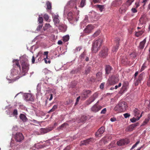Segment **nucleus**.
Listing matches in <instances>:
<instances>
[{"label": "nucleus", "mask_w": 150, "mask_h": 150, "mask_svg": "<svg viewBox=\"0 0 150 150\" xmlns=\"http://www.w3.org/2000/svg\"><path fill=\"white\" fill-rule=\"evenodd\" d=\"M127 107V104L125 101H120L115 106L114 109L115 111L123 112L126 110Z\"/></svg>", "instance_id": "f257e3e1"}, {"label": "nucleus", "mask_w": 150, "mask_h": 150, "mask_svg": "<svg viewBox=\"0 0 150 150\" xmlns=\"http://www.w3.org/2000/svg\"><path fill=\"white\" fill-rule=\"evenodd\" d=\"M102 42L103 40L100 39L96 40L93 43L91 50L93 53H96L98 51Z\"/></svg>", "instance_id": "f03ea898"}, {"label": "nucleus", "mask_w": 150, "mask_h": 150, "mask_svg": "<svg viewBox=\"0 0 150 150\" xmlns=\"http://www.w3.org/2000/svg\"><path fill=\"white\" fill-rule=\"evenodd\" d=\"M22 70L21 74L22 76L25 75L29 69L30 64L27 59L25 61H23L21 64Z\"/></svg>", "instance_id": "7ed1b4c3"}, {"label": "nucleus", "mask_w": 150, "mask_h": 150, "mask_svg": "<svg viewBox=\"0 0 150 150\" xmlns=\"http://www.w3.org/2000/svg\"><path fill=\"white\" fill-rule=\"evenodd\" d=\"M15 141L18 142H21L24 139V136L22 133L17 132L14 136Z\"/></svg>", "instance_id": "20e7f679"}, {"label": "nucleus", "mask_w": 150, "mask_h": 150, "mask_svg": "<svg viewBox=\"0 0 150 150\" xmlns=\"http://www.w3.org/2000/svg\"><path fill=\"white\" fill-rule=\"evenodd\" d=\"M118 81L119 79L117 77L113 76L108 79L107 83L108 85H112L116 84Z\"/></svg>", "instance_id": "39448f33"}, {"label": "nucleus", "mask_w": 150, "mask_h": 150, "mask_svg": "<svg viewBox=\"0 0 150 150\" xmlns=\"http://www.w3.org/2000/svg\"><path fill=\"white\" fill-rule=\"evenodd\" d=\"M24 100L26 101H30L33 102L34 99L31 94L30 93H25L24 95Z\"/></svg>", "instance_id": "423d86ee"}, {"label": "nucleus", "mask_w": 150, "mask_h": 150, "mask_svg": "<svg viewBox=\"0 0 150 150\" xmlns=\"http://www.w3.org/2000/svg\"><path fill=\"white\" fill-rule=\"evenodd\" d=\"M108 49L107 47L105 48L99 53V56L101 57L105 58L108 55Z\"/></svg>", "instance_id": "0eeeda50"}, {"label": "nucleus", "mask_w": 150, "mask_h": 150, "mask_svg": "<svg viewBox=\"0 0 150 150\" xmlns=\"http://www.w3.org/2000/svg\"><path fill=\"white\" fill-rule=\"evenodd\" d=\"M94 28L93 26L91 24H89L86 26L83 30L84 33L89 34L90 33Z\"/></svg>", "instance_id": "6e6552de"}, {"label": "nucleus", "mask_w": 150, "mask_h": 150, "mask_svg": "<svg viewBox=\"0 0 150 150\" xmlns=\"http://www.w3.org/2000/svg\"><path fill=\"white\" fill-rule=\"evenodd\" d=\"M128 6L125 4H123L120 7L119 11L121 14H124L127 10Z\"/></svg>", "instance_id": "1a4fd4ad"}, {"label": "nucleus", "mask_w": 150, "mask_h": 150, "mask_svg": "<svg viewBox=\"0 0 150 150\" xmlns=\"http://www.w3.org/2000/svg\"><path fill=\"white\" fill-rule=\"evenodd\" d=\"M102 108L100 105H97L96 104H95L91 108V110L92 112H96L99 111Z\"/></svg>", "instance_id": "9d476101"}, {"label": "nucleus", "mask_w": 150, "mask_h": 150, "mask_svg": "<svg viewBox=\"0 0 150 150\" xmlns=\"http://www.w3.org/2000/svg\"><path fill=\"white\" fill-rule=\"evenodd\" d=\"M113 68L110 65L107 64L105 65V74L106 75H108L111 73L113 70Z\"/></svg>", "instance_id": "9b49d317"}, {"label": "nucleus", "mask_w": 150, "mask_h": 150, "mask_svg": "<svg viewBox=\"0 0 150 150\" xmlns=\"http://www.w3.org/2000/svg\"><path fill=\"white\" fill-rule=\"evenodd\" d=\"M105 128L104 127H101L95 133V136L96 137H99L101 136L100 135L103 134L105 132Z\"/></svg>", "instance_id": "f8f14e48"}, {"label": "nucleus", "mask_w": 150, "mask_h": 150, "mask_svg": "<svg viewBox=\"0 0 150 150\" xmlns=\"http://www.w3.org/2000/svg\"><path fill=\"white\" fill-rule=\"evenodd\" d=\"M120 40L119 38H116L115 39V41L116 42L115 46H114L112 50L113 52H115L118 50L119 46V43Z\"/></svg>", "instance_id": "ddd939ff"}, {"label": "nucleus", "mask_w": 150, "mask_h": 150, "mask_svg": "<svg viewBox=\"0 0 150 150\" xmlns=\"http://www.w3.org/2000/svg\"><path fill=\"white\" fill-rule=\"evenodd\" d=\"M145 76V73L143 72L139 76L138 78L136 80L135 82V86L138 85L140 83L141 81L142 80L143 78Z\"/></svg>", "instance_id": "4468645a"}, {"label": "nucleus", "mask_w": 150, "mask_h": 150, "mask_svg": "<svg viewBox=\"0 0 150 150\" xmlns=\"http://www.w3.org/2000/svg\"><path fill=\"white\" fill-rule=\"evenodd\" d=\"M91 94V91L90 90H84L82 93V96L85 98H88Z\"/></svg>", "instance_id": "2eb2a0df"}, {"label": "nucleus", "mask_w": 150, "mask_h": 150, "mask_svg": "<svg viewBox=\"0 0 150 150\" xmlns=\"http://www.w3.org/2000/svg\"><path fill=\"white\" fill-rule=\"evenodd\" d=\"M139 123L137 122L129 125L128 127V131H133L136 127L139 126Z\"/></svg>", "instance_id": "dca6fc26"}, {"label": "nucleus", "mask_w": 150, "mask_h": 150, "mask_svg": "<svg viewBox=\"0 0 150 150\" xmlns=\"http://www.w3.org/2000/svg\"><path fill=\"white\" fill-rule=\"evenodd\" d=\"M121 3V2L120 0H115L113 1L111 4V6L116 7L119 6Z\"/></svg>", "instance_id": "f3484780"}, {"label": "nucleus", "mask_w": 150, "mask_h": 150, "mask_svg": "<svg viewBox=\"0 0 150 150\" xmlns=\"http://www.w3.org/2000/svg\"><path fill=\"white\" fill-rule=\"evenodd\" d=\"M58 29L61 31L63 32H65L67 30L66 26L63 24H60L58 27Z\"/></svg>", "instance_id": "a211bd4d"}, {"label": "nucleus", "mask_w": 150, "mask_h": 150, "mask_svg": "<svg viewBox=\"0 0 150 150\" xmlns=\"http://www.w3.org/2000/svg\"><path fill=\"white\" fill-rule=\"evenodd\" d=\"M92 139L93 138H90L89 139H88L86 140H84L83 141H81V142L80 145L82 146L87 144H88L91 141Z\"/></svg>", "instance_id": "6ab92c4d"}, {"label": "nucleus", "mask_w": 150, "mask_h": 150, "mask_svg": "<svg viewBox=\"0 0 150 150\" xmlns=\"http://www.w3.org/2000/svg\"><path fill=\"white\" fill-rule=\"evenodd\" d=\"M117 144L119 146H122L125 144H127V143L126 140L123 139L117 141Z\"/></svg>", "instance_id": "aec40b11"}, {"label": "nucleus", "mask_w": 150, "mask_h": 150, "mask_svg": "<svg viewBox=\"0 0 150 150\" xmlns=\"http://www.w3.org/2000/svg\"><path fill=\"white\" fill-rule=\"evenodd\" d=\"M52 130L49 128H41L40 129V132L41 134H43L47 133Z\"/></svg>", "instance_id": "412c9836"}, {"label": "nucleus", "mask_w": 150, "mask_h": 150, "mask_svg": "<svg viewBox=\"0 0 150 150\" xmlns=\"http://www.w3.org/2000/svg\"><path fill=\"white\" fill-rule=\"evenodd\" d=\"M58 18L59 16L58 15H55L52 17L53 22L56 26H57L56 24H59V20Z\"/></svg>", "instance_id": "4be33fe9"}, {"label": "nucleus", "mask_w": 150, "mask_h": 150, "mask_svg": "<svg viewBox=\"0 0 150 150\" xmlns=\"http://www.w3.org/2000/svg\"><path fill=\"white\" fill-rule=\"evenodd\" d=\"M129 83L128 81H125L124 82L122 85V89L124 91H126L128 88Z\"/></svg>", "instance_id": "5701e85b"}, {"label": "nucleus", "mask_w": 150, "mask_h": 150, "mask_svg": "<svg viewBox=\"0 0 150 150\" xmlns=\"http://www.w3.org/2000/svg\"><path fill=\"white\" fill-rule=\"evenodd\" d=\"M146 42V38H145L143 41L140 42L139 46V48L140 49H143L144 48Z\"/></svg>", "instance_id": "b1692460"}, {"label": "nucleus", "mask_w": 150, "mask_h": 150, "mask_svg": "<svg viewBox=\"0 0 150 150\" xmlns=\"http://www.w3.org/2000/svg\"><path fill=\"white\" fill-rule=\"evenodd\" d=\"M41 142L42 143V142H40L39 143H38L37 144H35L34 145V147L35 148L37 149H40L42 148H43L46 146L45 145L43 144V145H42L40 144V143Z\"/></svg>", "instance_id": "393cba45"}, {"label": "nucleus", "mask_w": 150, "mask_h": 150, "mask_svg": "<svg viewBox=\"0 0 150 150\" xmlns=\"http://www.w3.org/2000/svg\"><path fill=\"white\" fill-rule=\"evenodd\" d=\"M77 0H70V1L69 2V4L71 6L74 5V6H75V8L76 9H77V8L76 6V4L77 3Z\"/></svg>", "instance_id": "a878e982"}, {"label": "nucleus", "mask_w": 150, "mask_h": 150, "mask_svg": "<svg viewBox=\"0 0 150 150\" xmlns=\"http://www.w3.org/2000/svg\"><path fill=\"white\" fill-rule=\"evenodd\" d=\"M19 117L20 119L23 122H26L28 120L27 117L25 115L23 114H20Z\"/></svg>", "instance_id": "bb28decb"}, {"label": "nucleus", "mask_w": 150, "mask_h": 150, "mask_svg": "<svg viewBox=\"0 0 150 150\" xmlns=\"http://www.w3.org/2000/svg\"><path fill=\"white\" fill-rule=\"evenodd\" d=\"M109 141V140L107 139L105 137L102 138L100 142V143L101 144H105Z\"/></svg>", "instance_id": "cd10ccee"}, {"label": "nucleus", "mask_w": 150, "mask_h": 150, "mask_svg": "<svg viewBox=\"0 0 150 150\" xmlns=\"http://www.w3.org/2000/svg\"><path fill=\"white\" fill-rule=\"evenodd\" d=\"M67 18L69 21H71L73 20V14L71 12H69L67 14Z\"/></svg>", "instance_id": "c85d7f7f"}, {"label": "nucleus", "mask_w": 150, "mask_h": 150, "mask_svg": "<svg viewBox=\"0 0 150 150\" xmlns=\"http://www.w3.org/2000/svg\"><path fill=\"white\" fill-rule=\"evenodd\" d=\"M18 71L16 69H13L11 71V75L12 77L14 76L17 75L18 74Z\"/></svg>", "instance_id": "c756f323"}, {"label": "nucleus", "mask_w": 150, "mask_h": 150, "mask_svg": "<svg viewBox=\"0 0 150 150\" xmlns=\"http://www.w3.org/2000/svg\"><path fill=\"white\" fill-rule=\"evenodd\" d=\"M13 63H15V64H13V65H16L19 68V69H21V66L19 64V60L17 59H13Z\"/></svg>", "instance_id": "7c9ffc66"}, {"label": "nucleus", "mask_w": 150, "mask_h": 150, "mask_svg": "<svg viewBox=\"0 0 150 150\" xmlns=\"http://www.w3.org/2000/svg\"><path fill=\"white\" fill-rule=\"evenodd\" d=\"M41 86L39 84H38L37 87V93H36L37 96H38L41 93Z\"/></svg>", "instance_id": "2f4dec72"}, {"label": "nucleus", "mask_w": 150, "mask_h": 150, "mask_svg": "<svg viewBox=\"0 0 150 150\" xmlns=\"http://www.w3.org/2000/svg\"><path fill=\"white\" fill-rule=\"evenodd\" d=\"M140 113V111L137 108L133 110V114L134 115L136 116H138Z\"/></svg>", "instance_id": "473e14b6"}, {"label": "nucleus", "mask_w": 150, "mask_h": 150, "mask_svg": "<svg viewBox=\"0 0 150 150\" xmlns=\"http://www.w3.org/2000/svg\"><path fill=\"white\" fill-rule=\"evenodd\" d=\"M58 105H54L52 108L48 112V113H50V112H53L54 111H55L58 108Z\"/></svg>", "instance_id": "72a5a7b5"}, {"label": "nucleus", "mask_w": 150, "mask_h": 150, "mask_svg": "<svg viewBox=\"0 0 150 150\" xmlns=\"http://www.w3.org/2000/svg\"><path fill=\"white\" fill-rule=\"evenodd\" d=\"M69 39V36L68 35H67L64 36L63 38V40L64 42L68 41Z\"/></svg>", "instance_id": "f704fd0d"}, {"label": "nucleus", "mask_w": 150, "mask_h": 150, "mask_svg": "<svg viewBox=\"0 0 150 150\" xmlns=\"http://www.w3.org/2000/svg\"><path fill=\"white\" fill-rule=\"evenodd\" d=\"M51 27L50 24L46 23L45 24V26L43 27V29L44 31L46 30L48 28H49Z\"/></svg>", "instance_id": "c9c22d12"}, {"label": "nucleus", "mask_w": 150, "mask_h": 150, "mask_svg": "<svg viewBox=\"0 0 150 150\" xmlns=\"http://www.w3.org/2000/svg\"><path fill=\"white\" fill-rule=\"evenodd\" d=\"M79 71V68H78L75 69H73L70 72V74H76Z\"/></svg>", "instance_id": "e433bc0d"}, {"label": "nucleus", "mask_w": 150, "mask_h": 150, "mask_svg": "<svg viewBox=\"0 0 150 150\" xmlns=\"http://www.w3.org/2000/svg\"><path fill=\"white\" fill-rule=\"evenodd\" d=\"M91 69V67L89 65H87L85 69V73L86 74H88L90 71Z\"/></svg>", "instance_id": "4c0bfd02"}, {"label": "nucleus", "mask_w": 150, "mask_h": 150, "mask_svg": "<svg viewBox=\"0 0 150 150\" xmlns=\"http://www.w3.org/2000/svg\"><path fill=\"white\" fill-rule=\"evenodd\" d=\"M43 18L42 17L40 16V15L38 18V23L40 24H42L43 23Z\"/></svg>", "instance_id": "58836bf2"}, {"label": "nucleus", "mask_w": 150, "mask_h": 150, "mask_svg": "<svg viewBox=\"0 0 150 150\" xmlns=\"http://www.w3.org/2000/svg\"><path fill=\"white\" fill-rule=\"evenodd\" d=\"M46 5L47 6V9L50 10L52 8V5L51 3L49 1H47L46 2Z\"/></svg>", "instance_id": "ea45409f"}, {"label": "nucleus", "mask_w": 150, "mask_h": 150, "mask_svg": "<svg viewBox=\"0 0 150 150\" xmlns=\"http://www.w3.org/2000/svg\"><path fill=\"white\" fill-rule=\"evenodd\" d=\"M144 31L143 30L136 32L135 33V35L137 37H139L141 35L144 33Z\"/></svg>", "instance_id": "a19ab883"}, {"label": "nucleus", "mask_w": 150, "mask_h": 150, "mask_svg": "<svg viewBox=\"0 0 150 150\" xmlns=\"http://www.w3.org/2000/svg\"><path fill=\"white\" fill-rule=\"evenodd\" d=\"M42 54V52H40L38 53V54L36 55V56L35 57L34 56L32 57V64H33L35 63V58L37 57L39 54Z\"/></svg>", "instance_id": "79ce46f5"}, {"label": "nucleus", "mask_w": 150, "mask_h": 150, "mask_svg": "<svg viewBox=\"0 0 150 150\" xmlns=\"http://www.w3.org/2000/svg\"><path fill=\"white\" fill-rule=\"evenodd\" d=\"M146 67V62H145L143 64L140 70V72H142L144 71V69Z\"/></svg>", "instance_id": "37998d69"}, {"label": "nucleus", "mask_w": 150, "mask_h": 150, "mask_svg": "<svg viewBox=\"0 0 150 150\" xmlns=\"http://www.w3.org/2000/svg\"><path fill=\"white\" fill-rule=\"evenodd\" d=\"M44 60L45 63L46 64H47L48 63L50 64L51 62L50 59L48 58V56H47L46 57L44 58Z\"/></svg>", "instance_id": "c03bdc74"}, {"label": "nucleus", "mask_w": 150, "mask_h": 150, "mask_svg": "<svg viewBox=\"0 0 150 150\" xmlns=\"http://www.w3.org/2000/svg\"><path fill=\"white\" fill-rule=\"evenodd\" d=\"M134 0H127L126 3L125 4L127 5L128 7L134 1Z\"/></svg>", "instance_id": "a18cd8bd"}, {"label": "nucleus", "mask_w": 150, "mask_h": 150, "mask_svg": "<svg viewBox=\"0 0 150 150\" xmlns=\"http://www.w3.org/2000/svg\"><path fill=\"white\" fill-rule=\"evenodd\" d=\"M85 0H81L80 3V4L79 6L81 8L83 7L85 5Z\"/></svg>", "instance_id": "49530a36"}, {"label": "nucleus", "mask_w": 150, "mask_h": 150, "mask_svg": "<svg viewBox=\"0 0 150 150\" xmlns=\"http://www.w3.org/2000/svg\"><path fill=\"white\" fill-rule=\"evenodd\" d=\"M43 17L45 20L46 21H47L49 18V15L47 14H44L43 16Z\"/></svg>", "instance_id": "de8ad7c7"}, {"label": "nucleus", "mask_w": 150, "mask_h": 150, "mask_svg": "<svg viewBox=\"0 0 150 150\" xmlns=\"http://www.w3.org/2000/svg\"><path fill=\"white\" fill-rule=\"evenodd\" d=\"M97 7L99 8V10L101 12L103 11V10L104 8V6L103 5H97Z\"/></svg>", "instance_id": "09e8293b"}, {"label": "nucleus", "mask_w": 150, "mask_h": 150, "mask_svg": "<svg viewBox=\"0 0 150 150\" xmlns=\"http://www.w3.org/2000/svg\"><path fill=\"white\" fill-rule=\"evenodd\" d=\"M86 55V53L85 52H83L79 56V58L81 60L83 59L85 56Z\"/></svg>", "instance_id": "8fccbe9b"}, {"label": "nucleus", "mask_w": 150, "mask_h": 150, "mask_svg": "<svg viewBox=\"0 0 150 150\" xmlns=\"http://www.w3.org/2000/svg\"><path fill=\"white\" fill-rule=\"evenodd\" d=\"M139 141H137L136 142V143L132 146V148L130 149V150H132L133 149H134L135 147H136L137 146V145L139 143Z\"/></svg>", "instance_id": "3c124183"}, {"label": "nucleus", "mask_w": 150, "mask_h": 150, "mask_svg": "<svg viewBox=\"0 0 150 150\" xmlns=\"http://www.w3.org/2000/svg\"><path fill=\"white\" fill-rule=\"evenodd\" d=\"M100 30H97L96 31L93 35V37H96L98 36L100 33Z\"/></svg>", "instance_id": "603ef678"}, {"label": "nucleus", "mask_w": 150, "mask_h": 150, "mask_svg": "<svg viewBox=\"0 0 150 150\" xmlns=\"http://www.w3.org/2000/svg\"><path fill=\"white\" fill-rule=\"evenodd\" d=\"M89 22L88 20V16L87 15L85 16V18L83 21V23H85L87 22Z\"/></svg>", "instance_id": "864d4df0"}, {"label": "nucleus", "mask_w": 150, "mask_h": 150, "mask_svg": "<svg viewBox=\"0 0 150 150\" xmlns=\"http://www.w3.org/2000/svg\"><path fill=\"white\" fill-rule=\"evenodd\" d=\"M102 75V73L99 72L96 74V76L98 79H100L101 78Z\"/></svg>", "instance_id": "5fc2aeb1"}, {"label": "nucleus", "mask_w": 150, "mask_h": 150, "mask_svg": "<svg viewBox=\"0 0 150 150\" xmlns=\"http://www.w3.org/2000/svg\"><path fill=\"white\" fill-rule=\"evenodd\" d=\"M137 120V117L135 118L134 117H133L132 118L130 119V120L131 122L132 123H134L136 122V121L138 120Z\"/></svg>", "instance_id": "6e6d98bb"}, {"label": "nucleus", "mask_w": 150, "mask_h": 150, "mask_svg": "<svg viewBox=\"0 0 150 150\" xmlns=\"http://www.w3.org/2000/svg\"><path fill=\"white\" fill-rule=\"evenodd\" d=\"M43 24H41L39 25L37 27L36 30L37 31H40L41 29H42V26H43Z\"/></svg>", "instance_id": "4d7b16f0"}, {"label": "nucleus", "mask_w": 150, "mask_h": 150, "mask_svg": "<svg viewBox=\"0 0 150 150\" xmlns=\"http://www.w3.org/2000/svg\"><path fill=\"white\" fill-rule=\"evenodd\" d=\"M98 93L96 92L94 93L92 96L93 97L92 98H94L96 99L98 97Z\"/></svg>", "instance_id": "13d9d810"}, {"label": "nucleus", "mask_w": 150, "mask_h": 150, "mask_svg": "<svg viewBox=\"0 0 150 150\" xmlns=\"http://www.w3.org/2000/svg\"><path fill=\"white\" fill-rule=\"evenodd\" d=\"M43 72L45 74L50 73L51 71H50L48 70L47 69H45L43 70Z\"/></svg>", "instance_id": "bf43d9fd"}, {"label": "nucleus", "mask_w": 150, "mask_h": 150, "mask_svg": "<svg viewBox=\"0 0 150 150\" xmlns=\"http://www.w3.org/2000/svg\"><path fill=\"white\" fill-rule=\"evenodd\" d=\"M68 125L67 123H64L63 124H62L61 126L59 127V128L60 129H62V128L64 127L65 126H66L67 125Z\"/></svg>", "instance_id": "052dcab7"}, {"label": "nucleus", "mask_w": 150, "mask_h": 150, "mask_svg": "<svg viewBox=\"0 0 150 150\" xmlns=\"http://www.w3.org/2000/svg\"><path fill=\"white\" fill-rule=\"evenodd\" d=\"M105 137L107 139L109 140V141L112 139V137L109 135H106Z\"/></svg>", "instance_id": "680f3d73"}, {"label": "nucleus", "mask_w": 150, "mask_h": 150, "mask_svg": "<svg viewBox=\"0 0 150 150\" xmlns=\"http://www.w3.org/2000/svg\"><path fill=\"white\" fill-rule=\"evenodd\" d=\"M81 47H77L76 49L75 50L74 52H76L78 51H79L81 49Z\"/></svg>", "instance_id": "e2e57ef3"}, {"label": "nucleus", "mask_w": 150, "mask_h": 150, "mask_svg": "<svg viewBox=\"0 0 150 150\" xmlns=\"http://www.w3.org/2000/svg\"><path fill=\"white\" fill-rule=\"evenodd\" d=\"M123 115L124 117L126 118L128 117H129L130 116V115L128 113H126L124 114Z\"/></svg>", "instance_id": "0e129e2a"}, {"label": "nucleus", "mask_w": 150, "mask_h": 150, "mask_svg": "<svg viewBox=\"0 0 150 150\" xmlns=\"http://www.w3.org/2000/svg\"><path fill=\"white\" fill-rule=\"evenodd\" d=\"M131 11L133 13H136L137 12V10L136 8H133L131 9Z\"/></svg>", "instance_id": "69168bd1"}, {"label": "nucleus", "mask_w": 150, "mask_h": 150, "mask_svg": "<svg viewBox=\"0 0 150 150\" xmlns=\"http://www.w3.org/2000/svg\"><path fill=\"white\" fill-rule=\"evenodd\" d=\"M106 111V108H104L103 110H102L100 112V113L101 114H105Z\"/></svg>", "instance_id": "338daca9"}, {"label": "nucleus", "mask_w": 150, "mask_h": 150, "mask_svg": "<svg viewBox=\"0 0 150 150\" xmlns=\"http://www.w3.org/2000/svg\"><path fill=\"white\" fill-rule=\"evenodd\" d=\"M147 85L148 86H150V75L147 82Z\"/></svg>", "instance_id": "774afa93"}]
</instances>
